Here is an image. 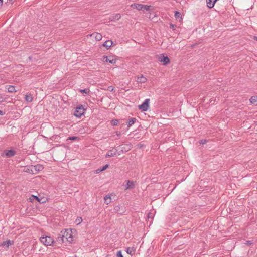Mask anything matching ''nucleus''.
Instances as JSON below:
<instances>
[{
	"label": "nucleus",
	"mask_w": 257,
	"mask_h": 257,
	"mask_svg": "<svg viewBox=\"0 0 257 257\" xmlns=\"http://www.w3.org/2000/svg\"><path fill=\"white\" fill-rule=\"evenodd\" d=\"M61 233L63 234V237H64V239H65L66 241L70 243L73 242V239L72 229L69 228L62 230Z\"/></svg>",
	"instance_id": "nucleus-1"
},
{
	"label": "nucleus",
	"mask_w": 257,
	"mask_h": 257,
	"mask_svg": "<svg viewBox=\"0 0 257 257\" xmlns=\"http://www.w3.org/2000/svg\"><path fill=\"white\" fill-rule=\"evenodd\" d=\"M40 241L42 243L46 246H51L55 243L53 238L48 236L40 237Z\"/></svg>",
	"instance_id": "nucleus-2"
},
{
	"label": "nucleus",
	"mask_w": 257,
	"mask_h": 257,
	"mask_svg": "<svg viewBox=\"0 0 257 257\" xmlns=\"http://www.w3.org/2000/svg\"><path fill=\"white\" fill-rule=\"evenodd\" d=\"M150 99H146L144 101L138 106L139 110L142 111H147L149 107Z\"/></svg>",
	"instance_id": "nucleus-3"
},
{
	"label": "nucleus",
	"mask_w": 257,
	"mask_h": 257,
	"mask_svg": "<svg viewBox=\"0 0 257 257\" xmlns=\"http://www.w3.org/2000/svg\"><path fill=\"white\" fill-rule=\"evenodd\" d=\"M85 109L84 107L81 105H79L76 108L74 115L77 117H80L85 113Z\"/></svg>",
	"instance_id": "nucleus-4"
},
{
	"label": "nucleus",
	"mask_w": 257,
	"mask_h": 257,
	"mask_svg": "<svg viewBox=\"0 0 257 257\" xmlns=\"http://www.w3.org/2000/svg\"><path fill=\"white\" fill-rule=\"evenodd\" d=\"M113 210L115 213H118L120 214H123L126 211L125 207L119 204L114 206Z\"/></svg>",
	"instance_id": "nucleus-5"
},
{
	"label": "nucleus",
	"mask_w": 257,
	"mask_h": 257,
	"mask_svg": "<svg viewBox=\"0 0 257 257\" xmlns=\"http://www.w3.org/2000/svg\"><path fill=\"white\" fill-rule=\"evenodd\" d=\"M31 167L34 174H37L38 172H39L40 171L43 169V166L41 164L31 165Z\"/></svg>",
	"instance_id": "nucleus-6"
},
{
	"label": "nucleus",
	"mask_w": 257,
	"mask_h": 257,
	"mask_svg": "<svg viewBox=\"0 0 257 257\" xmlns=\"http://www.w3.org/2000/svg\"><path fill=\"white\" fill-rule=\"evenodd\" d=\"M159 61L163 63V65H166L170 63V59L167 56H165L164 54L160 55Z\"/></svg>",
	"instance_id": "nucleus-7"
},
{
	"label": "nucleus",
	"mask_w": 257,
	"mask_h": 257,
	"mask_svg": "<svg viewBox=\"0 0 257 257\" xmlns=\"http://www.w3.org/2000/svg\"><path fill=\"white\" fill-rule=\"evenodd\" d=\"M5 155L9 158L14 156L16 154V151L14 150H9L5 151Z\"/></svg>",
	"instance_id": "nucleus-8"
},
{
	"label": "nucleus",
	"mask_w": 257,
	"mask_h": 257,
	"mask_svg": "<svg viewBox=\"0 0 257 257\" xmlns=\"http://www.w3.org/2000/svg\"><path fill=\"white\" fill-rule=\"evenodd\" d=\"M103 61L108 62L111 64H114L116 63V59H111V56H103Z\"/></svg>",
	"instance_id": "nucleus-9"
},
{
	"label": "nucleus",
	"mask_w": 257,
	"mask_h": 257,
	"mask_svg": "<svg viewBox=\"0 0 257 257\" xmlns=\"http://www.w3.org/2000/svg\"><path fill=\"white\" fill-rule=\"evenodd\" d=\"M56 242L59 244H62L65 242L64 238L63 237V234L61 232L58 234V237L56 238Z\"/></svg>",
	"instance_id": "nucleus-10"
},
{
	"label": "nucleus",
	"mask_w": 257,
	"mask_h": 257,
	"mask_svg": "<svg viewBox=\"0 0 257 257\" xmlns=\"http://www.w3.org/2000/svg\"><path fill=\"white\" fill-rule=\"evenodd\" d=\"M207 3V6L208 8H212L217 2V0H206Z\"/></svg>",
	"instance_id": "nucleus-11"
},
{
	"label": "nucleus",
	"mask_w": 257,
	"mask_h": 257,
	"mask_svg": "<svg viewBox=\"0 0 257 257\" xmlns=\"http://www.w3.org/2000/svg\"><path fill=\"white\" fill-rule=\"evenodd\" d=\"M113 42L111 40H106L103 44V46L107 49H109L113 44Z\"/></svg>",
	"instance_id": "nucleus-12"
},
{
	"label": "nucleus",
	"mask_w": 257,
	"mask_h": 257,
	"mask_svg": "<svg viewBox=\"0 0 257 257\" xmlns=\"http://www.w3.org/2000/svg\"><path fill=\"white\" fill-rule=\"evenodd\" d=\"M136 121L137 119L135 117L128 118V121L126 123L127 127H131L133 124H134L136 122Z\"/></svg>",
	"instance_id": "nucleus-13"
},
{
	"label": "nucleus",
	"mask_w": 257,
	"mask_h": 257,
	"mask_svg": "<svg viewBox=\"0 0 257 257\" xmlns=\"http://www.w3.org/2000/svg\"><path fill=\"white\" fill-rule=\"evenodd\" d=\"M131 7L134 9H136L139 11L143 10L142 4L134 3L131 5Z\"/></svg>",
	"instance_id": "nucleus-14"
},
{
	"label": "nucleus",
	"mask_w": 257,
	"mask_h": 257,
	"mask_svg": "<svg viewBox=\"0 0 257 257\" xmlns=\"http://www.w3.org/2000/svg\"><path fill=\"white\" fill-rule=\"evenodd\" d=\"M147 81V78L145 77L143 75H141L140 76H138L137 79V81L138 83H145Z\"/></svg>",
	"instance_id": "nucleus-15"
},
{
	"label": "nucleus",
	"mask_w": 257,
	"mask_h": 257,
	"mask_svg": "<svg viewBox=\"0 0 257 257\" xmlns=\"http://www.w3.org/2000/svg\"><path fill=\"white\" fill-rule=\"evenodd\" d=\"M136 251V249L133 247H127L126 248V252L127 254L133 255L134 254H135Z\"/></svg>",
	"instance_id": "nucleus-16"
},
{
	"label": "nucleus",
	"mask_w": 257,
	"mask_h": 257,
	"mask_svg": "<svg viewBox=\"0 0 257 257\" xmlns=\"http://www.w3.org/2000/svg\"><path fill=\"white\" fill-rule=\"evenodd\" d=\"M135 186L134 182L128 180L126 184V189H133Z\"/></svg>",
	"instance_id": "nucleus-17"
},
{
	"label": "nucleus",
	"mask_w": 257,
	"mask_h": 257,
	"mask_svg": "<svg viewBox=\"0 0 257 257\" xmlns=\"http://www.w3.org/2000/svg\"><path fill=\"white\" fill-rule=\"evenodd\" d=\"M117 150H116L114 153H112V150H109V151H108L107 153L106 154L105 157L108 158V157H112V156L116 155H117Z\"/></svg>",
	"instance_id": "nucleus-18"
},
{
	"label": "nucleus",
	"mask_w": 257,
	"mask_h": 257,
	"mask_svg": "<svg viewBox=\"0 0 257 257\" xmlns=\"http://www.w3.org/2000/svg\"><path fill=\"white\" fill-rule=\"evenodd\" d=\"M121 18L120 14H114L111 16V20H119Z\"/></svg>",
	"instance_id": "nucleus-19"
},
{
	"label": "nucleus",
	"mask_w": 257,
	"mask_h": 257,
	"mask_svg": "<svg viewBox=\"0 0 257 257\" xmlns=\"http://www.w3.org/2000/svg\"><path fill=\"white\" fill-rule=\"evenodd\" d=\"M25 99L27 102H31L33 101V97L32 96V95L29 94V95H25Z\"/></svg>",
	"instance_id": "nucleus-20"
},
{
	"label": "nucleus",
	"mask_w": 257,
	"mask_h": 257,
	"mask_svg": "<svg viewBox=\"0 0 257 257\" xmlns=\"http://www.w3.org/2000/svg\"><path fill=\"white\" fill-rule=\"evenodd\" d=\"M104 203L108 205L111 202V198L110 196L106 195V196L104 197Z\"/></svg>",
	"instance_id": "nucleus-21"
},
{
	"label": "nucleus",
	"mask_w": 257,
	"mask_h": 257,
	"mask_svg": "<svg viewBox=\"0 0 257 257\" xmlns=\"http://www.w3.org/2000/svg\"><path fill=\"white\" fill-rule=\"evenodd\" d=\"M249 100L251 104L257 105V96H252Z\"/></svg>",
	"instance_id": "nucleus-22"
},
{
	"label": "nucleus",
	"mask_w": 257,
	"mask_h": 257,
	"mask_svg": "<svg viewBox=\"0 0 257 257\" xmlns=\"http://www.w3.org/2000/svg\"><path fill=\"white\" fill-rule=\"evenodd\" d=\"M8 91L10 93H12L14 92H16V90H15V87L13 85H9L7 87Z\"/></svg>",
	"instance_id": "nucleus-23"
},
{
	"label": "nucleus",
	"mask_w": 257,
	"mask_h": 257,
	"mask_svg": "<svg viewBox=\"0 0 257 257\" xmlns=\"http://www.w3.org/2000/svg\"><path fill=\"white\" fill-rule=\"evenodd\" d=\"M12 243H13V242L11 241V240H9L6 241H4L2 243V246H6V247L7 248H8L10 245L12 244Z\"/></svg>",
	"instance_id": "nucleus-24"
},
{
	"label": "nucleus",
	"mask_w": 257,
	"mask_h": 257,
	"mask_svg": "<svg viewBox=\"0 0 257 257\" xmlns=\"http://www.w3.org/2000/svg\"><path fill=\"white\" fill-rule=\"evenodd\" d=\"M93 35H95V38L96 41H100L102 38L101 34L99 33H94Z\"/></svg>",
	"instance_id": "nucleus-25"
},
{
	"label": "nucleus",
	"mask_w": 257,
	"mask_h": 257,
	"mask_svg": "<svg viewBox=\"0 0 257 257\" xmlns=\"http://www.w3.org/2000/svg\"><path fill=\"white\" fill-rule=\"evenodd\" d=\"M24 171L25 172H27V173H30L31 174H34L33 172H32V169L31 168V166H30L28 167H25L24 169Z\"/></svg>",
	"instance_id": "nucleus-26"
},
{
	"label": "nucleus",
	"mask_w": 257,
	"mask_h": 257,
	"mask_svg": "<svg viewBox=\"0 0 257 257\" xmlns=\"http://www.w3.org/2000/svg\"><path fill=\"white\" fill-rule=\"evenodd\" d=\"M31 197L33 198V199H35V200H36L38 202L41 203H44L45 202V201H42V198H39L38 196H35V195H32L31 196Z\"/></svg>",
	"instance_id": "nucleus-27"
},
{
	"label": "nucleus",
	"mask_w": 257,
	"mask_h": 257,
	"mask_svg": "<svg viewBox=\"0 0 257 257\" xmlns=\"http://www.w3.org/2000/svg\"><path fill=\"white\" fill-rule=\"evenodd\" d=\"M121 149L123 150V151L124 153H125V152L128 151L131 149V148L129 147L128 145L126 144V145H125V146L121 147Z\"/></svg>",
	"instance_id": "nucleus-28"
},
{
	"label": "nucleus",
	"mask_w": 257,
	"mask_h": 257,
	"mask_svg": "<svg viewBox=\"0 0 257 257\" xmlns=\"http://www.w3.org/2000/svg\"><path fill=\"white\" fill-rule=\"evenodd\" d=\"M143 6V10H142L143 11H148L150 10V8L151 7V6H148L146 5L142 4Z\"/></svg>",
	"instance_id": "nucleus-29"
},
{
	"label": "nucleus",
	"mask_w": 257,
	"mask_h": 257,
	"mask_svg": "<svg viewBox=\"0 0 257 257\" xmlns=\"http://www.w3.org/2000/svg\"><path fill=\"white\" fill-rule=\"evenodd\" d=\"M175 17L176 19L180 18L181 20L182 19L181 14L178 11H176L175 12Z\"/></svg>",
	"instance_id": "nucleus-30"
},
{
	"label": "nucleus",
	"mask_w": 257,
	"mask_h": 257,
	"mask_svg": "<svg viewBox=\"0 0 257 257\" xmlns=\"http://www.w3.org/2000/svg\"><path fill=\"white\" fill-rule=\"evenodd\" d=\"M79 91L82 93H85L86 94H88L90 92V90H89V89L86 88V89H80L79 90Z\"/></svg>",
	"instance_id": "nucleus-31"
},
{
	"label": "nucleus",
	"mask_w": 257,
	"mask_h": 257,
	"mask_svg": "<svg viewBox=\"0 0 257 257\" xmlns=\"http://www.w3.org/2000/svg\"><path fill=\"white\" fill-rule=\"evenodd\" d=\"M169 26H170V28L171 29H172L173 31L176 30V28H177V26L176 25L172 24V23H170Z\"/></svg>",
	"instance_id": "nucleus-32"
},
{
	"label": "nucleus",
	"mask_w": 257,
	"mask_h": 257,
	"mask_svg": "<svg viewBox=\"0 0 257 257\" xmlns=\"http://www.w3.org/2000/svg\"><path fill=\"white\" fill-rule=\"evenodd\" d=\"M118 120L117 119H112L111 120V124L113 126H116L118 124Z\"/></svg>",
	"instance_id": "nucleus-33"
},
{
	"label": "nucleus",
	"mask_w": 257,
	"mask_h": 257,
	"mask_svg": "<svg viewBox=\"0 0 257 257\" xmlns=\"http://www.w3.org/2000/svg\"><path fill=\"white\" fill-rule=\"evenodd\" d=\"M82 222V218L81 217H78L75 220V222L77 224H79Z\"/></svg>",
	"instance_id": "nucleus-34"
},
{
	"label": "nucleus",
	"mask_w": 257,
	"mask_h": 257,
	"mask_svg": "<svg viewBox=\"0 0 257 257\" xmlns=\"http://www.w3.org/2000/svg\"><path fill=\"white\" fill-rule=\"evenodd\" d=\"M154 217V214L153 213L149 212L147 214V218H153Z\"/></svg>",
	"instance_id": "nucleus-35"
},
{
	"label": "nucleus",
	"mask_w": 257,
	"mask_h": 257,
	"mask_svg": "<svg viewBox=\"0 0 257 257\" xmlns=\"http://www.w3.org/2000/svg\"><path fill=\"white\" fill-rule=\"evenodd\" d=\"M116 257H123L122 254V252L119 250V251H118L116 253Z\"/></svg>",
	"instance_id": "nucleus-36"
},
{
	"label": "nucleus",
	"mask_w": 257,
	"mask_h": 257,
	"mask_svg": "<svg viewBox=\"0 0 257 257\" xmlns=\"http://www.w3.org/2000/svg\"><path fill=\"white\" fill-rule=\"evenodd\" d=\"M77 137L75 136L69 137L67 140H70L72 141H75L77 139Z\"/></svg>",
	"instance_id": "nucleus-37"
},
{
	"label": "nucleus",
	"mask_w": 257,
	"mask_h": 257,
	"mask_svg": "<svg viewBox=\"0 0 257 257\" xmlns=\"http://www.w3.org/2000/svg\"><path fill=\"white\" fill-rule=\"evenodd\" d=\"M108 167H109V165L108 164H106L105 165L103 166L102 168H101L102 171H104L105 170H106L107 168H108Z\"/></svg>",
	"instance_id": "nucleus-38"
},
{
	"label": "nucleus",
	"mask_w": 257,
	"mask_h": 257,
	"mask_svg": "<svg viewBox=\"0 0 257 257\" xmlns=\"http://www.w3.org/2000/svg\"><path fill=\"white\" fill-rule=\"evenodd\" d=\"M245 244L246 245H247V246H249V245H250L252 244H253V242H252V241L248 240V241H247L245 243Z\"/></svg>",
	"instance_id": "nucleus-39"
},
{
	"label": "nucleus",
	"mask_w": 257,
	"mask_h": 257,
	"mask_svg": "<svg viewBox=\"0 0 257 257\" xmlns=\"http://www.w3.org/2000/svg\"><path fill=\"white\" fill-rule=\"evenodd\" d=\"M107 90L112 92L114 90V87L112 86H108L107 88Z\"/></svg>",
	"instance_id": "nucleus-40"
},
{
	"label": "nucleus",
	"mask_w": 257,
	"mask_h": 257,
	"mask_svg": "<svg viewBox=\"0 0 257 257\" xmlns=\"http://www.w3.org/2000/svg\"><path fill=\"white\" fill-rule=\"evenodd\" d=\"M206 143V140H201L199 141V143L200 144H205Z\"/></svg>",
	"instance_id": "nucleus-41"
},
{
	"label": "nucleus",
	"mask_w": 257,
	"mask_h": 257,
	"mask_svg": "<svg viewBox=\"0 0 257 257\" xmlns=\"http://www.w3.org/2000/svg\"><path fill=\"white\" fill-rule=\"evenodd\" d=\"M123 153H124L123 151V150L121 149L120 150H119L118 152H117V154L118 155H120V154H121Z\"/></svg>",
	"instance_id": "nucleus-42"
},
{
	"label": "nucleus",
	"mask_w": 257,
	"mask_h": 257,
	"mask_svg": "<svg viewBox=\"0 0 257 257\" xmlns=\"http://www.w3.org/2000/svg\"><path fill=\"white\" fill-rule=\"evenodd\" d=\"M102 172V170H101V168H98L96 170V173H99L100 172Z\"/></svg>",
	"instance_id": "nucleus-43"
},
{
	"label": "nucleus",
	"mask_w": 257,
	"mask_h": 257,
	"mask_svg": "<svg viewBox=\"0 0 257 257\" xmlns=\"http://www.w3.org/2000/svg\"><path fill=\"white\" fill-rule=\"evenodd\" d=\"M116 134L118 137V138H119L121 135V133H120V132L117 131V132H116Z\"/></svg>",
	"instance_id": "nucleus-44"
},
{
	"label": "nucleus",
	"mask_w": 257,
	"mask_h": 257,
	"mask_svg": "<svg viewBox=\"0 0 257 257\" xmlns=\"http://www.w3.org/2000/svg\"><path fill=\"white\" fill-rule=\"evenodd\" d=\"M5 114V112H4L3 111L0 110V116H2Z\"/></svg>",
	"instance_id": "nucleus-45"
},
{
	"label": "nucleus",
	"mask_w": 257,
	"mask_h": 257,
	"mask_svg": "<svg viewBox=\"0 0 257 257\" xmlns=\"http://www.w3.org/2000/svg\"><path fill=\"white\" fill-rule=\"evenodd\" d=\"M215 102V99H211L210 100V103H212V102ZM213 104H214V102L213 103Z\"/></svg>",
	"instance_id": "nucleus-46"
},
{
	"label": "nucleus",
	"mask_w": 257,
	"mask_h": 257,
	"mask_svg": "<svg viewBox=\"0 0 257 257\" xmlns=\"http://www.w3.org/2000/svg\"><path fill=\"white\" fill-rule=\"evenodd\" d=\"M3 0H0V5L1 6L3 5Z\"/></svg>",
	"instance_id": "nucleus-47"
},
{
	"label": "nucleus",
	"mask_w": 257,
	"mask_h": 257,
	"mask_svg": "<svg viewBox=\"0 0 257 257\" xmlns=\"http://www.w3.org/2000/svg\"><path fill=\"white\" fill-rule=\"evenodd\" d=\"M253 39H254V40L257 41V36H254V37H253Z\"/></svg>",
	"instance_id": "nucleus-48"
},
{
	"label": "nucleus",
	"mask_w": 257,
	"mask_h": 257,
	"mask_svg": "<svg viewBox=\"0 0 257 257\" xmlns=\"http://www.w3.org/2000/svg\"><path fill=\"white\" fill-rule=\"evenodd\" d=\"M9 2H11V3H13V0H8Z\"/></svg>",
	"instance_id": "nucleus-49"
},
{
	"label": "nucleus",
	"mask_w": 257,
	"mask_h": 257,
	"mask_svg": "<svg viewBox=\"0 0 257 257\" xmlns=\"http://www.w3.org/2000/svg\"><path fill=\"white\" fill-rule=\"evenodd\" d=\"M2 102V101H0V102Z\"/></svg>",
	"instance_id": "nucleus-50"
}]
</instances>
